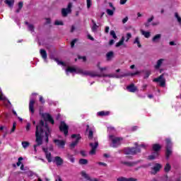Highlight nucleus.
I'll return each instance as SVG.
<instances>
[{
  "label": "nucleus",
  "instance_id": "nucleus-1",
  "mask_svg": "<svg viewBox=\"0 0 181 181\" xmlns=\"http://www.w3.org/2000/svg\"><path fill=\"white\" fill-rule=\"evenodd\" d=\"M49 135H50V129L49 126L45 125V122L40 120V124L36 126L35 131V141L37 144L34 145V149L36 151V148L43 144V139H45V142H49Z\"/></svg>",
  "mask_w": 181,
  "mask_h": 181
},
{
  "label": "nucleus",
  "instance_id": "nucleus-3",
  "mask_svg": "<svg viewBox=\"0 0 181 181\" xmlns=\"http://www.w3.org/2000/svg\"><path fill=\"white\" fill-rule=\"evenodd\" d=\"M66 74L69 75V73H76L77 74H81L82 76H91V77H94V74H92L91 72L88 71H83L80 68H71L69 67L66 70Z\"/></svg>",
  "mask_w": 181,
  "mask_h": 181
},
{
  "label": "nucleus",
  "instance_id": "nucleus-30",
  "mask_svg": "<svg viewBox=\"0 0 181 181\" xmlns=\"http://www.w3.org/2000/svg\"><path fill=\"white\" fill-rule=\"evenodd\" d=\"M25 25H27L28 26V30L30 32H35L33 25L29 24V23H28V22H25Z\"/></svg>",
  "mask_w": 181,
  "mask_h": 181
},
{
  "label": "nucleus",
  "instance_id": "nucleus-15",
  "mask_svg": "<svg viewBox=\"0 0 181 181\" xmlns=\"http://www.w3.org/2000/svg\"><path fill=\"white\" fill-rule=\"evenodd\" d=\"M90 146L92 149L90 151V155H95L96 149L98 147V141H95V143H90Z\"/></svg>",
  "mask_w": 181,
  "mask_h": 181
},
{
  "label": "nucleus",
  "instance_id": "nucleus-62",
  "mask_svg": "<svg viewBox=\"0 0 181 181\" xmlns=\"http://www.w3.org/2000/svg\"><path fill=\"white\" fill-rule=\"evenodd\" d=\"M99 165H101L102 166H107V164H105V163H98Z\"/></svg>",
  "mask_w": 181,
  "mask_h": 181
},
{
  "label": "nucleus",
  "instance_id": "nucleus-43",
  "mask_svg": "<svg viewBox=\"0 0 181 181\" xmlns=\"http://www.w3.org/2000/svg\"><path fill=\"white\" fill-rule=\"evenodd\" d=\"M54 25H63V21H56L55 23H54Z\"/></svg>",
  "mask_w": 181,
  "mask_h": 181
},
{
  "label": "nucleus",
  "instance_id": "nucleus-24",
  "mask_svg": "<svg viewBox=\"0 0 181 181\" xmlns=\"http://www.w3.org/2000/svg\"><path fill=\"white\" fill-rule=\"evenodd\" d=\"M87 131H88V138L89 139H93V132H94V129H90V126L87 125Z\"/></svg>",
  "mask_w": 181,
  "mask_h": 181
},
{
  "label": "nucleus",
  "instance_id": "nucleus-37",
  "mask_svg": "<svg viewBox=\"0 0 181 181\" xmlns=\"http://www.w3.org/2000/svg\"><path fill=\"white\" fill-rule=\"evenodd\" d=\"M170 163H167L166 165H165V168H164V170H165V172H169V170H170Z\"/></svg>",
  "mask_w": 181,
  "mask_h": 181
},
{
  "label": "nucleus",
  "instance_id": "nucleus-48",
  "mask_svg": "<svg viewBox=\"0 0 181 181\" xmlns=\"http://www.w3.org/2000/svg\"><path fill=\"white\" fill-rule=\"evenodd\" d=\"M68 159H69V160H70L72 163H74V158H73V156H68Z\"/></svg>",
  "mask_w": 181,
  "mask_h": 181
},
{
  "label": "nucleus",
  "instance_id": "nucleus-25",
  "mask_svg": "<svg viewBox=\"0 0 181 181\" xmlns=\"http://www.w3.org/2000/svg\"><path fill=\"white\" fill-rule=\"evenodd\" d=\"M97 115H98L99 117H105L107 115H110V112L108 111H101V112H98L97 113Z\"/></svg>",
  "mask_w": 181,
  "mask_h": 181
},
{
  "label": "nucleus",
  "instance_id": "nucleus-9",
  "mask_svg": "<svg viewBox=\"0 0 181 181\" xmlns=\"http://www.w3.org/2000/svg\"><path fill=\"white\" fill-rule=\"evenodd\" d=\"M59 131L64 132L65 136H67V134H69V126L64 122H62L59 126Z\"/></svg>",
  "mask_w": 181,
  "mask_h": 181
},
{
  "label": "nucleus",
  "instance_id": "nucleus-56",
  "mask_svg": "<svg viewBox=\"0 0 181 181\" xmlns=\"http://www.w3.org/2000/svg\"><path fill=\"white\" fill-rule=\"evenodd\" d=\"M105 33H108V32H110V27H106L105 29Z\"/></svg>",
  "mask_w": 181,
  "mask_h": 181
},
{
  "label": "nucleus",
  "instance_id": "nucleus-40",
  "mask_svg": "<svg viewBox=\"0 0 181 181\" xmlns=\"http://www.w3.org/2000/svg\"><path fill=\"white\" fill-rule=\"evenodd\" d=\"M110 36H112L113 37V39H117V34H115V31L111 30Z\"/></svg>",
  "mask_w": 181,
  "mask_h": 181
},
{
  "label": "nucleus",
  "instance_id": "nucleus-53",
  "mask_svg": "<svg viewBox=\"0 0 181 181\" xmlns=\"http://www.w3.org/2000/svg\"><path fill=\"white\" fill-rule=\"evenodd\" d=\"M127 22H128V17H126L122 20V23H127Z\"/></svg>",
  "mask_w": 181,
  "mask_h": 181
},
{
  "label": "nucleus",
  "instance_id": "nucleus-2",
  "mask_svg": "<svg viewBox=\"0 0 181 181\" xmlns=\"http://www.w3.org/2000/svg\"><path fill=\"white\" fill-rule=\"evenodd\" d=\"M44 152H45L46 159L48 162H54L56 163L57 166H62L63 165V159L59 156L54 157V160L52 159V153L47 151V148H43Z\"/></svg>",
  "mask_w": 181,
  "mask_h": 181
},
{
  "label": "nucleus",
  "instance_id": "nucleus-10",
  "mask_svg": "<svg viewBox=\"0 0 181 181\" xmlns=\"http://www.w3.org/2000/svg\"><path fill=\"white\" fill-rule=\"evenodd\" d=\"M153 81L156 83H159L160 87H165L166 84V79L163 78V74L160 75L158 78H154Z\"/></svg>",
  "mask_w": 181,
  "mask_h": 181
},
{
  "label": "nucleus",
  "instance_id": "nucleus-45",
  "mask_svg": "<svg viewBox=\"0 0 181 181\" xmlns=\"http://www.w3.org/2000/svg\"><path fill=\"white\" fill-rule=\"evenodd\" d=\"M55 61L57 62V64L61 65V66H65L64 62H63L62 61H59L57 59H55Z\"/></svg>",
  "mask_w": 181,
  "mask_h": 181
},
{
  "label": "nucleus",
  "instance_id": "nucleus-6",
  "mask_svg": "<svg viewBox=\"0 0 181 181\" xmlns=\"http://www.w3.org/2000/svg\"><path fill=\"white\" fill-rule=\"evenodd\" d=\"M160 148L161 146L159 144L153 145V151H154V152L148 156V159L150 160H153V159H156V158L159 156V151H160Z\"/></svg>",
  "mask_w": 181,
  "mask_h": 181
},
{
  "label": "nucleus",
  "instance_id": "nucleus-35",
  "mask_svg": "<svg viewBox=\"0 0 181 181\" xmlns=\"http://www.w3.org/2000/svg\"><path fill=\"white\" fill-rule=\"evenodd\" d=\"M88 161L86 159H80L79 160V163L80 165H87Z\"/></svg>",
  "mask_w": 181,
  "mask_h": 181
},
{
  "label": "nucleus",
  "instance_id": "nucleus-7",
  "mask_svg": "<svg viewBox=\"0 0 181 181\" xmlns=\"http://www.w3.org/2000/svg\"><path fill=\"white\" fill-rule=\"evenodd\" d=\"M166 158L167 159H169V156L172 155V141L169 139H167L166 140Z\"/></svg>",
  "mask_w": 181,
  "mask_h": 181
},
{
  "label": "nucleus",
  "instance_id": "nucleus-64",
  "mask_svg": "<svg viewBox=\"0 0 181 181\" xmlns=\"http://www.w3.org/2000/svg\"><path fill=\"white\" fill-rule=\"evenodd\" d=\"M74 29H76V28L74 27V25H72L71 32H74Z\"/></svg>",
  "mask_w": 181,
  "mask_h": 181
},
{
  "label": "nucleus",
  "instance_id": "nucleus-58",
  "mask_svg": "<svg viewBox=\"0 0 181 181\" xmlns=\"http://www.w3.org/2000/svg\"><path fill=\"white\" fill-rule=\"evenodd\" d=\"M136 74H138V72H136L134 74H128L124 75V76H135Z\"/></svg>",
  "mask_w": 181,
  "mask_h": 181
},
{
  "label": "nucleus",
  "instance_id": "nucleus-32",
  "mask_svg": "<svg viewBox=\"0 0 181 181\" xmlns=\"http://www.w3.org/2000/svg\"><path fill=\"white\" fill-rule=\"evenodd\" d=\"M22 8H23V1H20L18 3V9L16 10L17 13L21 11V9H22Z\"/></svg>",
  "mask_w": 181,
  "mask_h": 181
},
{
  "label": "nucleus",
  "instance_id": "nucleus-34",
  "mask_svg": "<svg viewBox=\"0 0 181 181\" xmlns=\"http://www.w3.org/2000/svg\"><path fill=\"white\" fill-rule=\"evenodd\" d=\"M160 39V34H158L153 38V42H158Z\"/></svg>",
  "mask_w": 181,
  "mask_h": 181
},
{
  "label": "nucleus",
  "instance_id": "nucleus-42",
  "mask_svg": "<svg viewBox=\"0 0 181 181\" xmlns=\"http://www.w3.org/2000/svg\"><path fill=\"white\" fill-rule=\"evenodd\" d=\"M21 160H23V158L22 157L18 158V162L17 163V166H21V165H22V162H21Z\"/></svg>",
  "mask_w": 181,
  "mask_h": 181
},
{
  "label": "nucleus",
  "instance_id": "nucleus-44",
  "mask_svg": "<svg viewBox=\"0 0 181 181\" xmlns=\"http://www.w3.org/2000/svg\"><path fill=\"white\" fill-rule=\"evenodd\" d=\"M86 4H87L88 8H91V0H86Z\"/></svg>",
  "mask_w": 181,
  "mask_h": 181
},
{
  "label": "nucleus",
  "instance_id": "nucleus-16",
  "mask_svg": "<svg viewBox=\"0 0 181 181\" xmlns=\"http://www.w3.org/2000/svg\"><path fill=\"white\" fill-rule=\"evenodd\" d=\"M54 142L58 148H64V146L66 145V142L63 140H59V139H54Z\"/></svg>",
  "mask_w": 181,
  "mask_h": 181
},
{
  "label": "nucleus",
  "instance_id": "nucleus-50",
  "mask_svg": "<svg viewBox=\"0 0 181 181\" xmlns=\"http://www.w3.org/2000/svg\"><path fill=\"white\" fill-rule=\"evenodd\" d=\"M98 69H99L101 71H104L105 70H107V67L100 68V64H98Z\"/></svg>",
  "mask_w": 181,
  "mask_h": 181
},
{
  "label": "nucleus",
  "instance_id": "nucleus-61",
  "mask_svg": "<svg viewBox=\"0 0 181 181\" xmlns=\"http://www.w3.org/2000/svg\"><path fill=\"white\" fill-rule=\"evenodd\" d=\"M152 21H153V16H152L151 18H148V22L151 23V22H152Z\"/></svg>",
  "mask_w": 181,
  "mask_h": 181
},
{
  "label": "nucleus",
  "instance_id": "nucleus-11",
  "mask_svg": "<svg viewBox=\"0 0 181 181\" xmlns=\"http://www.w3.org/2000/svg\"><path fill=\"white\" fill-rule=\"evenodd\" d=\"M71 138H72L73 139H75V141H73V142L71 144L70 146H71V148H74V146H76V145H77V144H78V141H80V139H81V137L80 136L79 134H72V135H71Z\"/></svg>",
  "mask_w": 181,
  "mask_h": 181
},
{
  "label": "nucleus",
  "instance_id": "nucleus-63",
  "mask_svg": "<svg viewBox=\"0 0 181 181\" xmlns=\"http://www.w3.org/2000/svg\"><path fill=\"white\" fill-rule=\"evenodd\" d=\"M46 23H47V25L50 23V18H47L46 19Z\"/></svg>",
  "mask_w": 181,
  "mask_h": 181
},
{
  "label": "nucleus",
  "instance_id": "nucleus-49",
  "mask_svg": "<svg viewBox=\"0 0 181 181\" xmlns=\"http://www.w3.org/2000/svg\"><path fill=\"white\" fill-rule=\"evenodd\" d=\"M141 148H144V149H146V148H148V144H142L141 146H140Z\"/></svg>",
  "mask_w": 181,
  "mask_h": 181
},
{
  "label": "nucleus",
  "instance_id": "nucleus-54",
  "mask_svg": "<svg viewBox=\"0 0 181 181\" xmlns=\"http://www.w3.org/2000/svg\"><path fill=\"white\" fill-rule=\"evenodd\" d=\"M125 4H127V0H120V4L121 5H124Z\"/></svg>",
  "mask_w": 181,
  "mask_h": 181
},
{
  "label": "nucleus",
  "instance_id": "nucleus-17",
  "mask_svg": "<svg viewBox=\"0 0 181 181\" xmlns=\"http://www.w3.org/2000/svg\"><path fill=\"white\" fill-rule=\"evenodd\" d=\"M34 105H35V98H30V103H29V110L32 114L35 113Z\"/></svg>",
  "mask_w": 181,
  "mask_h": 181
},
{
  "label": "nucleus",
  "instance_id": "nucleus-23",
  "mask_svg": "<svg viewBox=\"0 0 181 181\" xmlns=\"http://www.w3.org/2000/svg\"><path fill=\"white\" fill-rule=\"evenodd\" d=\"M127 90L130 93H135L136 91L137 88L134 84H131L130 86H127Z\"/></svg>",
  "mask_w": 181,
  "mask_h": 181
},
{
  "label": "nucleus",
  "instance_id": "nucleus-41",
  "mask_svg": "<svg viewBox=\"0 0 181 181\" xmlns=\"http://www.w3.org/2000/svg\"><path fill=\"white\" fill-rule=\"evenodd\" d=\"M107 132H115V129L112 127H107Z\"/></svg>",
  "mask_w": 181,
  "mask_h": 181
},
{
  "label": "nucleus",
  "instance_id": "nucleus-21",
  "mask_svg": "<svg viewBox=\"0 0 181 181\" xmlns=\"http://www.w3.org/2000/svg\"><path fill=\"white\" fill-rule=\"evenodd\" d=\"M40 54L41 55L42 59L45 60V62H46V60L47 59V53L46 52V50L40 49Z\"/></svg>",
  "mask_w": 181,
  "mask_h": 181
},
{
  "label": "nucleus",
  "instance_id": "nucleus-20",
  "mask_svg": "<svg viewBox=\"0 0 181 181\" xmlns=\"http://www.w3.org/2000/svg\"><path fill=\"white\" fill-rule=\"evenodd\" d=\"M162 168V165L159 163H156L155 165V166L153 168V172L152 173H153L155 175V173H156L157 172H159V170H160V168Z\"/></svg>",
  "mask_w": 181,
  "mask_h": 181
},
{
  "label": "nucleus",
  "instance_id": "nucleus-57",
  "mask_svg": "<svg viewBox=\"0 0 181 181\" xmlns=\"http://www.w3.org/2000/svg\"><path fill=\"white\" fill-rule=\"evenodd\" d=\"M138 129V127L134 126L132 128V131H136Z\"/></svg>",
  "mask_w": 181,
  "mask_h": 181
},
{
  "label": "nucleus",
  "instance_id": "nucleus-31",
  "mask_svg": "<svg viewBox=\"0 0 181 181\" xmlns=\"http://www.w3.org/2000/svg\"><path fill=\"white\" fill-rule=\"evenodd\" d=\"M106 12L107 13V15H109V16H112V15H114V12H115V10H113V9H109L107 8L106 10Z\"/></svg>",
  "mask_w": 181,
  "mask_h": 181
},
{
  "label": "nucleus",
  "instance_id": "nucleus-36",
  "mask_svg": "<svg viewBox=\"0 0 181 181\" xmlns=\"http://www.w3.org/2000/svg\"><path fill=\"white\" fill-rule=\"evenodd\" d=\"M30 144L28 141H23L22 142V146L23 148H24V149H26V148H28V146H29Z\"/></svg>",
  "mask_w": 181,
  "mask_h": 181
},
{
  "label": "nucleus",
  "instance_id": "nucleus-8",
  "mask_svg": "<svg viewBox=\"0 0 181 181\" xmlns=\"http://www.w3.org/2000/svg\"><path fill=\"white\" fill-rule=\"evenodd\" d=\"M132 37V35L131 33H128L126 36V40H125V37H124V36L122 37L119 42L116 43V47H119V46H122V45H124V40H125V42H128V40H129Z\"/></svg>",
  "mask_w": 181,
  "mask_h": 181
},
{
  "label": "nucleus",
  "instance_id": "nucleus-5",
  "mask_svg": "<svg viewBox=\"0 0 181 181\" xmlns=\"http://www.w3.org/2000/svg\"><path fill=\"white\" fill-rule=\"evenodd\" d=\"M136 148H124L125 155H136V153H139L141 149L138 146V143H135Z\"/></svg>",
  "mask_w": 181,
  "mask_h": 181
},
{
  "label": "nucleus",
  "instance_id": "nucleus-38",
  "mask_svg": "<svg viewBox=\"0 0 181 181\" xmlns=\"http://www.w3.org/2000/svg\"><path fill=\"white\" fill-rule=\"evenodd\" d=\"M134 44H136L138 47H141V43L139 42V37H136L134 42Z\"/></svg>",
  "mask_w": 181,
  "mask_h": 181
},
{
  "label": "nucleus",
  "instance_id": "nucleus-22",
  "mask_svg": "<svg viewBox=\"0 0 181 181\" xmlns=\"http://www.w3.org/2000/svg\"><path fill=\"white\" fill-rule=\"evenodd\" d=\"M4 3L6 5H8L9 8H13V5L15 4V0H5Z\"/></svg>",
  "mask_w": 181,
  "mask_h": 181
},
{
  "label": "nucleus",
  "instance_id": "nucleus-12",
  "mask_svg": "<svg viewBox=\"0 0 181 181\" xmlns=\"http://www.w3.org/2000/svg\"><path fill=\"white\" fill-rule=\"evenodd\" d=\"M71 6H73V4L69 3L66 8H62V16H66V15H69V13H71Z\"/></svg>",
  "mask_w": 181,
  "mask_h": 181
},
{
  "label": "nucleus",
  "instance_id": "nucleus-46",
  "mask_svg": "<svg viewBox=\"0 0 181 181\" xmlns=\"http://www.w3.org/2000/svg\"><path fill=\"white\" fill-rule=\"evenodd\" d=\"M76 42H77V39H74V40L71 42V47H74V45H76Z\"/></svg>",
  "mask_w": 181,
  "mask_h": 181
},
{
  "label": "nucleus",
  "instance_id": "nucleus-51",
  "mask_svg": "<svg viewBox=\"0 0 181 181\" xmlns=\"http://www.w3.org/2000/svg\"><path fill=\"white\" fill-rule=\"evenodd\" d=\"M78 59H83V62H86V60H87V58H86V57H78Z\"/></svg>",
  "mask_w": 181,
  "mask_h": 181
},
{
  "label": "nucleus",
  "instance_id": "nucleus-60",
  "mask_svg": "<svg viewBox=\"0 0 181 181\" xmlns=\"http://www.w3.org/2000/svg\"><path fill=\"white\" fill-rule=\"evenodd\" d=\"M88 38L90 39V40H94V38L90 35H88Z\"/></svg>",
  "mask_w": 181,
  "mask_h": 181
},
{
  "label": "nucleus",
  "instance_id": "nucleus-4",
  "mask_svg": "<svg viewBox=\"0 0 181 181\" xmlns=\"http://www.w3.org/2000/svg\"><path fill=\"white\" fill-rule=\"evenodd\" d=\"M108 141L111 142L110 146L112 148H117L121 145V142H122V138L117 137L114 135L109 134Z\"/></svg>",
  "mask_w": 181,
  "mask_h": 181
},
{
  "label": "nucleus",
  "instance_id": "nucleus-39",
  "mask_svg": "<svg viewBox=\"0 0 181 181\" xmlns=\"http://www.w3.org/2000/svg\"><path fill=\"white\" fill-rule=\"evenodd\" d=\"M16 129V122L13 123V127L10 132V134H13V132H15V130Z\"/></svg>",
  "mask_w": 181,
  "mask_h": 181
},
{
  "label": "nucleus",
  "instance_id": "nucleus-18",
  "mask_svg": "<svg viewBox=\"0 0 181 181\" xmlns=\"http://www.w3.org/2000/svg\"><path fill=\"white\" fill-rule=\"evenodd\" d=\"M81 176H83V177H84V179H86V180L88 181H98V179L97 178H93V179L90 178V176H88V175L86 173V171L81 172Z\"/></svg>",
  "mask_w": 181,
  "mask_h": 181
},
{
  "label": "nucleus",
  "instance_id": "nucleus-28",
  "mask_svg": "<svg viewBox=\"0 0 181 181\" xmlns=\"http://www.w3.org/2000/svg\"><path fill=\"white\" fill-rule=\"evenodd\" d=\"M141 35H143V36L146 37V38L151 36V33L149 32L144 31V30H141Z\"/></svg>",
  "mask_w": 181,
  "mask_h": 181
},
{
  "label": "nucleus",
  "instance_id": "nucleus-27",
  "mask_svg": "<svg viewBox=\"0 0 181 181\" xmlns=\"http://www.w3.org/2000/svg\"><path fill=\"white\" fill-rule=\"evenodd\" d=\"M106 57H107V60H111V59H112V57H114V52H107L106 54Z\"/></svg>",
  "mask_w": 181,
  "mask_h": 181
},
{
  "label": "nucleus",
  "instance_id": "nucleus-33",
  "mask_svg": "<svg viewBox=\"0 0 181 181\" xmlns=\"http://www.w3.org/2000/svg\"><path fill=\"white\" fill-rule=\"evenodd\" d=\"M175 16L179 25L181 26V18H180V16H179V14L177 13H175Z\"/></svg>",
  "mask_w": 181,
  "mask_h": 181
},
{
  "label": "nucleus",
  "instance_id": "nucleus-29",
  "mask_svg": "<svg viewBox=\"0 0 181 181\" xmlns=\"http://www.w3.org/2000/svg\"><path fill=\"white\" fill-rule=\"evenodd\" d=\"M163 59H160L157 62V64L155 66L156 69H159L160 66H162V63H163Z\"/></svg>",
  "mask_w": 181,
  "mask_h": 181
},
{
  "label": "nucleus",
  "instance_id": "nucleus-19",
  "mask_svg": "<svg viewBox=\"0 0 181 181\" xmlns=\"http://www.w3.org/2000/svg\"><path fill=\"white\" fill-rule=\"evenodd\" d=\"M117 180V181H136V179L134 177L127 178L124 177H118Z\"/></svg>",
  "mask_w": 181,
  "mask_h": 181
},
{
  "label": "nucleus",
  "instance_id": "nucleus-14",
  "mask_svg": "<svg viewBox=\"0 0 181 181\" xmlns=\"http://www.w3.org/2000/svg\"><path fill=\"white\" fill-rule=\"evenodd\" d=\"M0 101H3L6 107H8V105H11V102L8 100V99H6V97H5V95H4V94L2 93V90L1 89H0Z\"/></svg>",
  "mask_w": 181,
  "mask_h": 181
},
{
  "label": "nucleus",
  "instance_id": "nucleus-55",
  "mask_svg": "<svg viewBox=\"0 0 181 181\" xmlns=\"http://www.w3.org/2000/svg\"><path fill=\"white\" fill-rule=\"evenodd\" d=\"M109 6H110V8H112V9H113V11H115V7H114L112 3H109Z\"/></svg>",
  "mask_w": 181,
  "mask_h": 181
},
{
  "label": "nucleus",
  "instance_id": "nucleus-26",
  "mask_svg": "<svg viewBox=\"0 0 181 181\" xmlns=\"http://www.w3.org/2000/svg\"><path fill=\"white\" fill-rule=\"evenodd\" d=\"M93 26L91 27L92 31L97 32V29H98V25L97 23L94 22V20H92Z\"/></svg>",
  "mask_w": 181,
  "mask_h": 181
},
{
  "label": "nucleus",
  "instance_id": "nucleus-59",
  "mask_svg": "<svg viewBox=\"0 0 181 181\" xmlns=\"http://www.w3.org/2000/svg\"><path fill=\"white\" fill-rule=\"evenodd\" d=\"M114 40H111L110 42H109V45L111 46L112 45H114Z\"/></svg>",
  "mask_w": 181,
  "mask_h": 181
},
{
  "label": "nucleus",
  "instance_id": "nucleus-52",
  "mask_svg": "<svg viewBox=\"0 0 181 181\" xmlns=\"http://www.w3.org/2000/svg\"><path fill=\"white\" fill-rule=\"evenodd\" d=\"M40 101L42 103V104H45V100L43 99V97L40 96Z\"/></svg>",
  "mask_w": 181,
  "mask_h": 181
},
{
  "label": "nucleus",
  "instance_id": "nucleus-13",
  "mask_svg": "<svg viewBox=\"0 0 181 181\" xmlns=\"http://www.w3.org/2000/svg\"><path fill=\"white\" fill-rule=\"evenodd\" d=\"M42 118L45 119V121H47L48 122H51V124L53 125L54 124V120L53 119V117L49 113H43L42 115Z\"/></svg>",
  "mask_w": 181,
  "mask_h": 181
},
{
  "label": "nucleus",
  "instance_id": "nucleus-47",
  "mask_svg": "<svg viewBox=\"0 0 181 181\" xmlns=\"http://www.w3.org/2000/svg\"><path fill=\"white\" fill-rule=\"evenodd\" d=\"M26 131H30V123H27V125L25 127Z\"/></svg>",
  "mask_w": 181,
  "mask_h": 181
}]
</instances>
